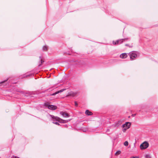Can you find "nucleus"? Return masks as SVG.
I'll list each match as a JSON object with an SVG mask.
<instances>
[{"label":"nucleus","instance_id":"f8f14e48","mask_svg":"<svg viewBox=\"0 0 158 158\" xmlns=\"http://www.w3.org/2000/svg\"><path fill=\"white\" fill-rule=\"evenodd\" d=\"M40 63L39 65V67L41 66L42 63L44 62V61L42 60V57L41 56L40 57Z\"/></svg>","mask_w":158,"mask_h":158},{"label":"nucleus","instance_id":"9b49d317","mask_svg":"<svg viewBox=\"0 0 158 158\" xmlns=\"http://www.w3.org/2000/svg\"><path fill=\"white\" fill-rule=\"evenodd\" d=\"M128 40L127 38H125V39H120L119 40H122V41H119V44H121L123 42V41H125L126 40Z\"/></svg>","mask_w":158,"mask_h":158},{"label":"nucleus","instance_id":"aec40b11","mask_svg":"<svg viewBox=\"0 0 158 158\" xmlns=\"http://www.w3.org/2000/svg\"><path fill=\"white\" fill-rule=\"evenodd\" d=\"M31 75H32V74H30V75H26V76H24V77H29V76H31Z\"/></svg>","mask_w":158,"mask_h":158},{"label":"nucleus","instance_id":"9d476101","mask_svg":"<svg viewBox=\"0 0 158 158\" xmlns=\"http://www.w3.org/2000/svg\"><path fill=\"white\" fill-rule=\"evenodd\" d=\"M122 41V40H118L116 41H113V43L114 45H116L119 44V41Z\"/></svg>","mask_w":158,"mask_h":158},{"label":"nucleus","instance_id":"39448f33","mask_svg":"<svg viewBox=\"0 0 158 158\" xmlns=\"http://www.w3.org/2000/svg\"><path fill=\"white\" fill-rule=\"evenodd\" d=\"M77 93L73 92H70L66 96V97L71 96L72 97H74L77 94Z\"/></svg>","mask_w":158,"mask_h":158},{"label":"nucleus","instance_id":"0eeeda50","mask_svg":"<svg viewBox=\"0 0 158 158\" xmlns=\"http://www.w3.org/2000/svg\"><path fill=\"white\" fill-rule=\"evenodd\" d=\"M60 114L64 117H69V115L68 114L63 112H60Z\"/></svg>","mask_w":158,"mask_h":158},{"label":"nucleus","instance_id":"6e6552de","mask_svg":"<svg viewBox=\"0 0 158 158\" xmlns=\"http://www.w3.org/2000/svg\"><path fill=\"white\" fill-rule=\"evenodd\" d=\"M127 54L126 53H123L120 55V57L121 58H125L127 57Z\"/></svg>","mask_w":158,"mask_h":158},{"label":"nucleus","instance_id":"dca6fc26","mask_svg":"<svg viewBox=\"0 0 158 158\" xmlns=\"http://www.w3.org/2000/svg\"><path fill=\"white\" fill-rule=\"evenodd\" d=\"M145 157L146 158H150V156L148 154H146L145 156Z\"/></svg>","mask_w":158,"mask_h":158},{"label":"nucleus","instance_id":"5701e85b","mask_svg":"<svg viewBox=\"0 0 158 158\" xmlns=\"http://www.w3.org/2000/svg\"><path fill=\"white\" fill-rule=\"evenodd\" d=\"M125 45H126V46H129V45H128V44H125Z\"/></svg>","mask_w":158,"mask_h":158},{"label":"nucleus","instance_id":"20e7f679","mask_svg":"<svg viewBox=\"0 0 158 158\" xmlns=\"http://www.w3.org/2000/svg\"><path fill=\"white\" fill-rule=\"evenodd\" d=\"M131 124L129 122H126L125 124H123L122 127L124 128V131L126 130L127 129L129 128L130 127Z\"/></svg>","mask_w":158,"mask_h":158},{"label":"nucleus","instance_id":"4be33fe9","mask_svg":"<svg viewBox=\"0 0 158 158\" xmlns=\"http://www.w3.org/2000/svg\"><path fill=\"white\" fill-rule=\"evenodd\" d=\"M11 158H19V157H17L16 156H13Z\"/></svg>","mask_w":158,"mask_h":158},{"label":"nucleus","instance_id":"ddd939ff","mask_svg":"<svg viewBox=\"0 0 158 158\" xmlns=\"http://www.w3.org/2000/svg\"><path fill=\"white\" fill-rule=\"evenodd\" d=\"M48 48L46 46H44L43 47L42 50L44 51H46L48 50Z\"/></svg>","mask_w":158,"mask_h":158},{"label":"nucleus","instance_id":"1a4fd4ad","mask_svg":"<svg viewBox=\"0 0 158 158\" xmlns=\"http://www.w3.org/2000/svg\"><path fill=\"white\" fill-rule=\"evenodd\" d=\"M85 114L88 115H91L92 113L91 112L89 111V110H87L85 111Z\"/></svg>","mask_w":158,"mask_h":158},{"label":"nucleus","instance_id":"f257e3e1","mask_svg":"<svg viewBox=\"0 0 158 158\" xmlns=\"http://www.w3.org/2000/svg\"><path fill=\"white\" fill-rule=\"evenodd\" d=\"M51 116L53 119L52 123L58 125H60L58 122L64 123H67L70 120H63L57 117H55L52 115H51Z\"/></svg>","mask_w":158,"mask_h":158},{"label":"nucleus","instance_id":"6ab92c4d","mask_svg":"<svg viewBox=\"0 0 158 158\" xmlns=\"http://www.w3.org/2000/svg\"><path fill=\"white\" fill-rule=\"evenodd\" d=\"M58 94L57 93V92H56L55 93H54L53 94H51V95H52V96H54V95H56V94Z\"/></svg>","mask_w":158,"mask_h":158},{"label":"nucleus","instance_id":"7ed1b4c3","mask_svg":"<svg viewBox=\"0 0 158 158\" xmlns=\"http://www.w3.org/2000/svg\"><path fill=\"white\" fill-rule=\"evenodd\" d=\"M149 146L148 143L147 142H144L142 143L140 145L141 149L143 150L147 148Z\"/></svg>","mask_w":158,"mask_h":158},{"label":"nucleus","instance_id":"f03ea898","mask_svg":"<svg viewBox=\"0 0 158 158\" xmlns=\"http://www.w3.org/2000/svg\"><path fill=\"white\" fill-rule=\"evenodd\" d=\"M139 53L137 51H133L129 53L130 59L134 60L139 56Z\"/></svg>","mask_w":158,"mask_h":158},{"label":"nucleus","instance_id":"423d86ee","mask_svg":"<svg viewBox=\"0 0 158 158\" xmlns=\"http://www.w3.org/2000/svg\"><path fill=\"white\" fill-rule=\"evenodd\" d=\"M48 108L50 110H55L57 108V107L56 106L50 105L48 106Z\"/></svg>","mask_w":158,"mask_h":158},{"label":"nucleus","instance_id":"393cba45","mask_svg":"<svg viewBox=\"0 0 158 158\" xmlns=\"http://www.w3.org/2000/svg\"><path fill=\"white\" fill-rule=\"evenodd\" d=\"M0 158H1L0 157Z\"/></svg>","mask_w":158,"mask_h":158},{"label":"nucleus","instance_id":"a211bd4d","mask_svg":"<svg viewBox=\"0 0 158 158\" xmlns=\"http://www.w3.org/2000/svg\"><path fill=\"white\" fill-rule=\"evenodd\" d=\"M8 80V79H7L6 80H5V81H2V82H0V84L3 83H4L5 81H6Z\"/></svg>","mask_w":158,"mask_h":158},{"label":"nucleus","instance_id":"2eb2a0df","mask_svg":"<svg viewBox=\"0 0 158 158\" xmlns=\"http://www.w3.org/2000/svg\"><path fill=\"white\" fill-rule=\"evenodd\" d=\"M121 153V152L120 151H117L115 153V155H118L119 154Z\"/></svg>","mask_w":158,"mask_h":158},{"label":"nucleus","instance_id":"b1692460","mask_svg":"<svg viewBox=\"0 0 158 158\" xmlns=\"http://www.w3.org/2000/svg\"><path fill=\"white\" fill-rule=\"evenodd\" d=\"M129 47H132V46H129Z\"/></svg>","mask_w":158,"mask_h":158},{"label":"nucleus","instance_id":"412c9836","mask_svg":"<svg viewBox=\"0 0 158 158\" xmlns=\"http://www.w3.org/2000/svg\"><path fill=\"white\" fill-rule=\"evenodd\" d=\"M74 103L75 106H78V104L75 101L74 102Z\"/></svg>","mask_w":158,"mask_h":158},{"label":"nucleus","instance_id":"f3484780","mask_svg":"<svg viewBox=\"0 0 158 158\" xmlns=\"http://www.w3.org/2000/svg\"><path fill=\"white\" fill-rule=\"evenodd\" d=\"M64 89H61V90H59L58 91H57V94H58L60 93H61V92H62L63 91H64Z\"/></svg>","mask_w":158,"mask_h":158},{"label":"nucleus","instance_id":"4468645a","mask_svg":"<svg viewBox=\"0 0 158 158\" xmlns=\"http://www.w3.org/2000/svg\"><path fill=\"white\" fill-rule=\"evenodd\" d=\"M124 145L125 146H127L128 145V142L127 141H126L124 143Z\"/></svg>","mask_w":158,"mask_h":158}]
</instances>
